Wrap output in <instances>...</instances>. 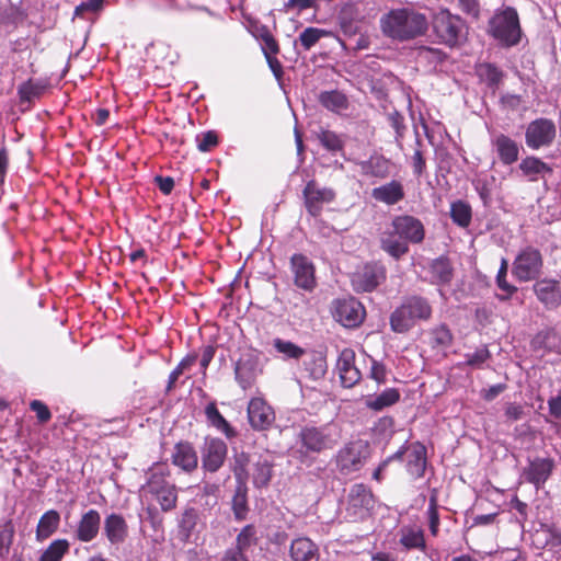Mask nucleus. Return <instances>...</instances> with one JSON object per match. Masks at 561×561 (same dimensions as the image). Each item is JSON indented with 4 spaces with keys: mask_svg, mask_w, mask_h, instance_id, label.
<instances>
[{
    "mask_svg": "<svg viewBox=\"0 0 561 561\" xmlns=\"http://www.w3.org/2000/svg\"><path fill=\"white\" fill-rule=\"evenodd\" d=\"M379 26L383 36L403 43L425 35L428 20L424 13L412 7H401L383 13Z\"/></svg>",
    "mask_w": 561,
    "mask_h": 561,
    "instance_id": "1",
    "label": "nucleus"
},
{
    "mask_svg": "<svg viewBox=\"0 0 561 561\" xmlns=\"http://www.w3.org/2000/svg\"><path fill=\"white\" fill-rule=\"evenodd\" d=\"M424 238L425 228L419 218L412 215H398L382 232L380 247L391 257L399 260L409 252V243H422Z\"/></svg>",
    "mask_w": 561,
    "mask_h": 561,
    "instance_id": "2",
    "label": "nucleus"
},
{
    "mask_svg": "<svg viewBox=\"0 0 561 561\" xmlns=\"http://www.w3.org/2000/svg\"><path fill=\"white\" fill-rule=\"evenodd\" d=\"M146 482L140 491L154 499L162 512H171L178 504V488L170 480L171 470L165 462H154L145 472Z\"/></svg>",
    "mask_w": 561,
    "mask_h": 561,
    "instance_id": "3",
    "label": "nucleus"
},
{
    "mask_svg": "<svg viewBox=\"0 0 561 561\" xmlns=\"http://www.w3.org/2000/svg\"><path fill=\"white\" fill-rule=\"evenodd\" d=\"M432 312V306L425 297L408 296L390 314L389 324L394 333H407L417 321L430 320Z\"/></svg>",
    "mask_w": 561,
    "mask_h": 561,
    "instance_id": "4",
    "label": "nucleus"
},
{
    "mask_svg": "<svg viewBox=\"0 0 561 561\" xmlns=\"http://www.w3.org/2000/svg\"><path fill=\"white\" fill-rule=\"evenodd\" d=\"M340 439L337 426L331 423L304 425L297 435L300 451L305 455H320L332 450Z\"/></svg>",
    "mask_w": 561,
    "mask_h": 561,
    "instance_id": "5",
    "label": "nucleus"
},
{
    "mask_svg": "<svg viewBox=\"0 0 561 561\" xmlns=\"http://www.w3.org/2000/svg\"><path fill=\"white\" fill-rule=\"evenodd\" d=\"M488 32L504 47L518 45L522 38V28L517 11L512 7L496 10L489 21Z\"/></svg>",
    "mask_w": 561,
    "mask_h": 561,
    "instance_id": "6",
    "label": "nucleus"
},
{
    "mask_svg": "<svg viewBox=\"0 0 561 561\" xmlns=\"http://www.w3.org/2000/svg\"><path fill=\"white\" fill-rule=\"evenodd\" d=\"M432 28L438 43L448 47L459 45L466 37V22L448 9H440L433 15Z\"/></svg>",
    "mask_w": 561,
    "mask_h": 561,
    "instance_id": "7",
    "label": "nucleus"
},
{
    "mask_svg": "<svg viewBox=\"0 0 561 561\" xmlns=\"http://www.w3.org/2000/svg\"><path fill=\"white\" fill-rule=\"evenodd\" d=\"M368 448V444L360 439L344 444L333 457L336 471L344 477L359 471L369 457Z\"/></svg>",
    "mask_w": 561,
    "mask_h": 561,
    "instance_id": "8",
    "label": "nucleus"
},
{
    "mask_svg": "<svg viewBox=\"0 0 561 561\" xmlns=\"http://www.w3.org/2000/svg\"><path fill=\"white\" fill-rule=\"evenodd\" d=\"M557 136V127L553 121L545 117L530 122L525 131L526 146L533 150L550 147Z\"/></svg>",
    "mask_w": 561,
    "mask_h": 561,
    "instance_id": "9",
    "label": "nucleus"
},
{
    "mask_svg": "<svg viewBox=\"0 0 561 561\" xmlns=\"http://www.w3.org/2000/svg\"><path fill=\"white\" fill-rule=\"evenodd\" d=\"M541 267L540 252L533 247H527L516 256L513 263V275L518 280H535L538 278Z\"/></svg>",
    "mask_w": 561,
    "mask_h": 561,
    "instance_id": "10",
    "label": "nucleus"
},
{
    "mask_svg": "<svg viewBox=\"0 0 561 561\" xmlns=\"http://www.w3.org/2000/svg\"><path fill=\"white\" fill-rule=\"evenodd\" d=\"M333 318L345 328L359 327L366 316L364 306L355 298L336 299L332 308Z\"/></svg>",
    "mask_w": 561,
    "mask_h": 561,
    "instance_id": "11",
    "label": "nucleus"
},
{
    "mask_svg": "<svg viewBox=\"0 0 561 561\" xmlns=\"http://www.w3.org/2000/svg\"><path fill=\"white\" fill-rule=\"evenodd\" d=\"M201 455L203 470L215 473L224 466L227 459L228 446L219 437L206 436L201 448Z\"/></svg>",
    "mask_w": 561,
    "mask_h": 561,
    "instance_id": "12",
    "label": "nucleus"
},
{
    "mask_svg": "<svg viewBox=\"0 0 561 561\" xmlns=\"http://www.w3.org/2000/svg\"><path fill=\"white\" fill-rule=\"evenodd\" d=\"M260 373L259 355L252 350L243 352L234 365V376L239 386L243 390L252 388Z\"/></svg>",
    "mask_w": 561,
    "mask_h": 561,
    "instance_id": "13",
    "label": "nucleus"
},
{
    "mask_svg": "<svg viewBox=\"0 0 561 561\" xmlns=\"http://www.w3.org/2000/svg\"><path fill=\"white\" fill-rule=\"evenodd\" d=\"M248 419L255 431H267L275 422L273 408L262 398H252L248 404Z\"/></svg>",
    "mask_w": 561,
    "mask_h": 561,
    "instance_id": "14",
    "label": "nucleus"
},
{
    "mask_svg": "<svg viewBox=\"0 0 561 561\" xmlns=\"http://www.w3.org/2000/svg\"><path fill=\"white\" fill-rule=\"evenodd\" d=\"M356 354L354 350L343 348L337 357L336 369L343 387L353 388L362 379V373L355 365Z\"/></svg>",
    "mask_w": 561,
    "mask_h": 561,
    "instance_id": "15",
    "label": "nucleus"
},
{
    "mask_svg": "<svg viewBox=\"0 0 561 561\" xmlns=\"http://www.w3.org/2000/svg\"><path fill=\"white\" fill-rule=\"evenodd\" d=\"M302 194L306 207L312 216H318L321 213L322 205L331 203L335 197L333 190L320 187L313 180L306 184Z\"/></svg>",
    "mask_w": 561,
    "mask_h": 561,
    "instance_id": "16",
    "label": "nucleus"
},
{
    "mask_svg": "<svg viewBox=\"0 0 561 561\" xmlns=\"http://www.w3.org/2000/svg\"><path fill=\"white\" fill-rule=\"evenodd\" d=\"M171 461L185 473L194 472L198 467V456L194 445L188 440L178 442L173 447Z\"/></svg>",
    "mask_w": 561,
    "mask_h": 561,
    "instance_id": "17",
    "label": "nucleus"
},
{
    "mask_svg": "<svg viewBox=\"0 0 561 561\" xmlns=\"http://www.w3.org/2000/svg\"><path fill=\"white\" fill-rule=\"evenodd\" d=\"M103 534L112 546L125 542L129 528L125 517L118 513H111L104 518Z\"/></svg>",
    "mask_w": 561,
    "mask_h": 561,
    "instance_id": "18",
    "label": "nucleus"
},
{
    "mask_svg": "<svg viewBox=\"0 0 561 561\" xmlns=\"http://www.w3.org/2000/svg\"><path fill=\"white\" fill-rule=\"evenodd\" d=\"M554 462L550 458H535L524 469V477L527 482L534 484L537 489L542 486L552 473Z\"/></svg>",
    "mask_w": 561,
    "mask_h": 561,
    "instance_id": "19",
    "label": "nucleus"
},
{
    "mask_svg": "<svg viewBox=\"0 0 561 561\" xmlns=\"http://www.w3.org/2000/svg\"><path fill=\"white\" fill-rule=\"evenodd\" d=\"M100 526L101 515L96 510L91 508L81 515L75 536L81 542H90L98 537Z\"/></svg>",
    "mask_w": 561,
    "mask_h": 561,
    "instance_id": "20",
    "label": "nucleus"
},
{
    "mask_svg": "<svg viewBox=\"0 0 561 561\" xmlns=\"http://www.w3.org/2000/svg\"><path fill=\"white\" fill-rule=\"evenodd\" d=\"M491 145L503 164L511 165L518 160L519 146L510 136L504 134L494 135Z\"/></svg>",
    "mask_w": 561,
    "mask_h": 561,
    "instance_id": "21",
    "label": "nucleus"
},
{
    "mask_svg": "<svg viewBox=\"0 0 561 561\" xmlns=\"http://www.w3.org/2000/svg\"><path fill=\"white\" fill-rule=\"evenodd\" d=\"M291 561H319L320 553L318 546L308 537L294 539L289 547Z\"/></svg>",
    "mask_w": 561,
    "mask_h": 561,
    "instance_id": "22",
    "label": "nucleus"
},
{
    "mask_svg": "<svg viewBox=\"0 0 561 561\" xmlns=\"http://www.w3.org/2000/svg\"><path fill=\"white\" fill-rule=\"evenodd\" d=\"M479 80L494 94L502 85L506 73L493 62H481L476 66Z\"/></svg>",
    "mask_w": 561,
    "mask_h": 561,
    "instance_id": "23",
    "label": "nucleus"
},
{
    "mask_svg": "<svg viewBox=\"0 0 561 561\" xmlns=\"http://www.w3.org/2000/svg\"><path fill=\"white\" fill-rule=\"evenodd\" d=\"M371 197L386 205H396L404 198V187L401 182L392 180L386 184L374 187Z\"/></svg>",
    "mask_w": 561,
    "mask_h": 561,
    "instance_id": "24",
    "label": "nucleus"
},
{
    "mask_svg": "<svg viewBox=\"0 0 561 561\" xmlns=\"http://www.w3.org/2000/svg\"><path fill=\"white\" fill-rule=\"evenodd\" d=\"M274 463L263 455H260L255 461L252 462L250 476L252 477L253 485L257 489L265 488L270 484L273 477Z\"/></svg>",
    "mask_w": 561,
    "mask_h": 561,
    "instance_id": "25",
    "label": "nucleus"
},
{
    "mask_svg": "<svg viewBox=\"0 0 561 561\" xmlns=\"http://www.w3.org/2000/svg\"><path fill=\"white\" fill-rule=\"evenodd\" d=\"M427 465L426 448L423 444L416 443L412 446L409 454L407 470L415 479H420L425 474Z\"/></svg>",
    "mask_w": 561,
    "mask_h": 561,
    "instance_id": "26",
    "label": "nucleus"
},
{
    "mask_svg": "<svg viewBox=\"0 0 561 561\" xmlns=\"http://www.w3.org/2000/svg\"><path fill=\"white\" fill-rule=\"evenodd\" d=\"M360 173L366 176L385 179L390 173V161L382 156H371L359 162Z\"/></svg>",
    "mask_w": 561,
    "mask_h": 561,
    "instance_id": "27",
    "label": "nucleus"
},
{
    "mask_svg": "<svg viewBox=\"0 0 561 561\" xmlns=\"http://www.w3.org/2000/svg\"><path fill=\"white\" fill-rule=\"evenodd\" d=\"M520 172L524 176L528 179L530 182H537L541 175L545 173H551L552 169L541 159L529 156L524 158L519 165Z\"/></svg>",
    "mask_w": 561,
    "mask_h": 561,
    "instance_id": "28",
    "label": "nucleus"
},
{
    "mask_svg": "<svg viewBox=\"0 0 561 561\" xmlns=\"http://www.w3.org/2000/svg\"><path fill=\"white\" fill-rule=\"evenodd\" d=\"M205 415L207 422L225 434L228 439L237 436V431L229 424V422L219 412L216 402H209L205 408Z\"/></svg>",
    "mask_w": 561,
    "mask_h": 561,
    "instance_id": "29",
    "label": "nucleus"
},
{
    "mask_svg": "<svg viewBox=\"0 0 561 561\" xmlns=\"http://www.w3.org/2000/svg\"><path fill=\"white\" fill-rule=\"evenodd\" d=\"M60 524V514L56 510L45 512L36 527V539L38 541L46 540L55 534Z\"/></svg>",
    "mask_w": 561,
    "mask_h": 561,
    "instance_id": "30",
    "label": "nucleus"
},
{
    "mask_svg": "<svg viewBox=\"0 0 561 561\" xmlns=\"http://www.w3.org/2000/svg\"><path fill=\"white\" fill-rule=\"evenodd\" d=\"M535 291L539 300L549 309L561 304V290L558 283H535Z\"/></svg>",
    "mask_w": 561,
    "mask_h": 561,
    "instance_id": "31",
    "label": "nucleus"
},
{
    "mask_svg": "<svg viewBox=\"0 0 561 561\" xmlns=\"http://www.w3.org/2000/svg\"><path fill=\"white\" fill-rule=\"evenodd\" d=\"M348 504L354 508L369 510L374 505V494L366 484H354L348 493Z\"/></svg>",
    "mask_w": 561,
    "mask_h": 561,
    "instance_id": "32",
    "label": "nucleus"
},
{
    "mask_svg": "<svg viewBox=\"0 0 561 561\" xmlns=\"http://www.w3.org/2000/svg\"><path fill=\"white\" fill-rule=\"evenodd\" d=\"M534 541L540 548L559 547L561 546V531L554 526L541 524L534 534Z\"/></svg>",
    "mask_w": 561,
    "mask_h": 561,
    "instance_id": "33",
    "label": "nucleus"
},
{
    "mask_svg": "<svg viewBox=\"0 0 561 561\" xmlns=\"http://www.w3.org/2000/svg\"><path fill=\"white\" fill-rule=\"evenodd\" d=\"M331 32L318 28V27H307L305 28L297 41L294 43V48L297 53H299V46L304 50H310L321 38L330 36Z\"/></svg>",
    "mask_w": 561,
    "mask_h": 561,
    "instance_id": "34",
    "label": "nucleus"
},
{
    "mask_svg": "<svg viewBox=\"0 0 561 561\" xmlns=\"http://www.w3.org/2000/svg\"><path fill=\"white\" fill-rule=\"evenodd\" d=\"M400 543L407 549H419L425 551L426 541L424 531L421 528L403 527L401 529Z\"/></svg>",
    "mask_w": 561,
    "mask_h": 561,
    "instance_id": "35",
    "label": "nucleus"
},
{
    "mask_svg": "<svg viewBox=\"0 0 561 561\" xmlns=\"http://www.w3.org/2000/svg\"><path fill=\"white\" fill-rule=\"evenodd\" d=\"M290 264L295 280H314V266L306 255L294 254Z\"/></svg>",
    "mask_w": 561,
    "mask_h": 561,
    "instance_id": "36",
    "label": "nucleus"
},
{
    "mask_svg": "<svg viewBox=\"0 0 561 561\" xmlns=\"http://www.w3.org/2000/svg\"><path fill=\"white\" fill-rule=\"evenodd\" d=\"M259 542L257 527L254 524H247L238 533L233 547L247 553L251 548L257 546Z\"/></svg>",
    "mask_w": 561,
    "mask_h": 561,
    "instance_id": "37",
    "label": "nucleus"
},
{
    "mask_svg": "<svg viewBox=\"0 0 561 561\" xmlns=\"http://www.w3.org/2000/svg\"><path fill=\"white\" fill-rule=\"evenodd\" d=\"M304 367L309 377L317 380L324 377L327 373V359L321 353L312 351L304 360Z\"/></svg>",
    "mask_w": 561,
    "mask_h": 561,
    "instance_id": "38",
    "label": "nucleus"
},
{
    "mask_svg": "<svg viewBox=\"0 0 561 561\" xmlns=\"http://www.w3.org/2000/svg\"><path fill=\"white\" fill-rule=\"evenodd\" d=\"M319 102L322 106L332 112H341L346 110L348 106L346 95L337 90L321 92L319 95Z\"/></svg>",
    "mask_w": 561,
    "mask_h": 561,
    "instance_id": "39",
    "label": "nucleus"
},
{
    "mask_svg": "<svg viewBox=\"0 0 561 561\" xmlns=\"http://www.w3.org/2000/svg\"><path fill=\"white\" fill-rule=\"evenodd\" d=\"M247 484L238 483L234 495L232 497V512L236 520L242 522L247 519L249 513Z\"/></svg>",
    "mask_w": 561,
    "mask_h": 561,
    "instance_id": "40",
    "label": "nucleus"
},
{
    "mask_svg": "<svg viewBox=\"0 0 561 561\" xmlns=\"http://www.w3.org/2000/svg\"><path fill=\"white\" fill-rule=\"evenodd\" d=\"M400 400V392L396 388H387L374 399L366 401L367 408L374 411H381L385 408L396 404Z\"/></svg>",
    "mask_w": 561,
    "mask_h": 561,
    "instance_id": "41",
    "label": "nucleus"
},
{
    "mask_svg": "<svg viewBox=\"0 0 561 561\" xmlns=\"http://www.w3.org/2000/svg\"><path fill=\"white\" fill-rule=\"evenodd\" d=\"M69 547L67 539H56L50 542L38 561H61L64 556L69 551Z\"/></svg>",
    "mask_w": 561,
    "mask_h": 561,
    "instance_id": "42",
    "label": "nucleus"
},
{
    "mask_svg": "<svg viewBox=\"0 0 561 561\" xmlns=\"http://www.w3.org/2000/svg\"><path fill=\"white\" fill-rule=\"evenodd\" d=\"M494 182V176H478L472 181V185L484 206L492 202Z\"/></svg>",
    "mask_w": 561,
    "mask_h": 561,
    "instance_id": "43",
    "label": "nucleus"
},
{
    "mask_svg": "<svg viewBox=\"0 0 561 561\" xmlns=\"http://www.w3.org/2000/svg\"><path fill=\"white\" fill-rule=\"evenodd\" d=\"M431 534L436 537L439 530V513H438V491L433 489L428 499V507L426 512Z\"/></svg>",
    "mask_w": 561,
    "mask_h": 561,
    "instance_id": "44",
    "label": "nucleus"
},
{
    "mask_svg": "<svg viewBox=\"0 0 561 561\" xmlns=\"http://www.w3.org/2000/svg\"><path fill=\"white\" fill-rule=\"evenodd\" d=\"M450 217L456 225L466 228L471 221V208L467 203L457 201L450 206Z\"/></svg>",
    "mask_w": 561,
    "mask_h": 561,
    "instance_id": "45",
    "label": "nucleus"
},
{
    "mask_svg": "<svg viewBox=\"0 0 561 561\" xmlns=\"http://www.w3.org/2000/svg\"><path fill=\"white\" fill-rule=\"evenodd\" d=\"M273 345H274L275 350L278 353L283 354L286 358L299 359L304 355H306L305 348L300 347L299 345H297L290 341H285V340L277 337L273 341Z\"/></svg>",
    "mask_w": 561,
    "mask_h": 561,
    "instance_id": "46",
    "label": "nucleus"
},
{
    "mask_svg": "<svg viewBox=\"0 0 561 561\" xmlns=\"http://www.w3.org/2000/svg\"><path fill=\"white\" fill-rule=\"evenodd\" d=\"M491 352L486 345L477 348L473 353L466 354L465 365L473 369H483L486 362L491 358Z\"/></svg>",
    "mask_w": 561,
    "mask_h": 561,
    "instance_id": "47",
    "label": "nucleus"
},
{
    "mask_svg": "<svg viewBox=\"0 0 561 561\" xmlns=\"http://www.w3.org/2000/svg\"><path fill=\"white\" fill-rule=\"evenodd\" d=\"M320 144L329 151L336 152L343 149L341 137L334 131L322 129L318 133Z\"/></svg>",
    "mask_w": 561,
    "mask_h": 561,
    "instance_id": "48",
    "label": "nucleus"
},
{
    "mask_svg": "<svg viewBox=\"0 0 561 561\" xmlns=\"http://www.w3.org/2000/svg\"><path fill=\"white\" fill-rule=\"evenodd\" d=\"M250 463L249 455L245 453H241L236 457L233 474L238 483L247 484V481L250 477V471L248 470V465Z\"/></svg>",
    "mask_w": 561,
    "mask_h": 561,
    "instance_id": "49",
    "label": "nucleus"
},
{
    "mask_svg": "<svg viewBox=\"0 0 561 561\" xmlns=\"http://www.w3.org/2000/svg\"><path fill=\"white\" fill-rule=\"evenodd\" d=\"M432 273L435 277H438L439 280H450L453 277V266L448 257L440 256L433 261Z\"/></svg>",
    "mask_w": 561,
    "mask_h": 561,
    "instance_id": "50",
    "label": "nucleus"
},
{
    "mask_svg": "<svg viewBox=\"0 0 561 561\" xmlns=\"http://www.w3.org/2000/svg\"><path fill=\"white\" fill-rule=\"evenodd\" d=\"M556 340V331L553 329H545L534 336L531 345L535 350L547 348L548 351H551L554 346Z\"/></svg>",
    "mask_w": 561,
    "mask_h": 561,
    "instance_id": "51",
    "label": "nucleus"
},
{
    "mask_svg": "<svg viewBox=\"0 0 561 561\" xmlns=\"http://www.w3.org/2000/svg\"><path fill=\"white\" fill-rule=\"evenodd\" d=\"M14 538V525L11 519L0 525V556L7 554Z\"/></svg>",
    "mask_w": 561,
    "mask_h": 561,
    "instance_id": "52",
    "label": "nucleus"
},
{
    "mask_svg": "<svg viewBox=\"0 0 561 561\" xmlns=\"http://www.w3.org/2000/svg\"><path fill=\"white\" fill-rule=\"evenodd\" d=\"M196 141L198 150L202 152H207L217 146L218 136L215 131L209 130L197 135Z\"/></svg>",
    "mask_w": 561,
    "mask_h": 561,
    "instance_id": "53",
    "label": "nucleus"
},
{
    "mask_svg": "<svg viewBox=\"0 0 561 561\" xmlns=\"http://www.w3.org/2000/svg\"><path fill=\"white\" fill-rule=\"evenodd\" d=\"M259 37L263 42L262 49H263L264 54H265V51H268V53H272V54H277L278 53V50H279L278 44H277L276 39L274 38V36L272 35V33L270 32V30L266 26L260 27V30H259Z\"/></svg>",
    "mask_w": 561,
    "mask_h": 561,
    "instance_id": "54",
    "label": "nucleus"
},
{
    "mask_svg": "<svg viewBox=\"0 0 561 561\" xmlns=\"http://www.w3.org/2000/svg\"><path fill=\"white\" fill-rule=\"evenodd\" d=\"M30 409L36 413V417L41 424H46L51 419V413L48 407L41 400H32Z\"/></svg>",
    "mask_w": 561,
    "mask_h": 561,
    "instance_id": "55",
    "label": "nucleus"
},
{
    "mask_svg": "<svg viewBox=\"0 0 561 561\" xmlns=\"http://www.w3.org/2000/svg\"><path fill=\"white\" fill-rule=\"evenodd\" d=\"M388 122L396 131V140L400 141L405 131L404 117L397 111L388 114Z\"/></svg>",
    "mask_w": 561,
    "mask_h": 561,
    "instance_id": "56",
    "label": "nucleus"
},
{
    "mask_svg": "<svg viewBox=\"0 0 561 561\" xmlns=\"http://www.w3.org/2000/svg\"><path fill=\"white\" fill-rule=\"evenodd\" d=\"M197 522V514L194 508H186L180 520V528L187 535L195 528Z\"/></svg>",
    "mask_w": 561,
    "mask_h": 561,
    "instance_id": "57",
    "label": "nucleus"
},
{
    "mask_svg": "<svg viewBox=\"0 0 561 561\" xmlns=\"http://www.w3.org/2000/svg\"><path fill=\"white\" fill-rule=\"evenodd\" d=\"M434 341L439 346H449L453 343V334L450 330L445 325H439L433 330Z\"/></svg>",
    "mask_w": 561,
    "mask_h": 561,
    "instance_id": "58",
    "label": "nucleus"
},
{
    "mask_svg": "<svg viewBox=\"0 0 561 561\" xmlns=\"http://www.w3.org/2000/svg\"><path fill=\"white\" fill-rule=\"evenodd\" d=\"M369 377L375 380L378 385H382L387 381V368L386 366L377 362L375 359H371V367L369 371Z\"/></svg>",
    "mask_w": 561,
    "mask_h": 561,
    "instance_id": "59",
    "label": "nucleus"
},
{
    "mask_svg": "<svg viewBox=\"0 0 561 561\" xmlns=\"http://www.w3.org/2000/svg\"><path fill=\"white\" fill-rule=\"evenodd\" d=\"M524 408L522 404L516 402L506 403L504 415L507 422H516L524 417Z\"/></svg>",
    "mask_w": 561,
    "mask_h": 561,
    "instance_id": "60",
    "label": "nucleus"
},
{
    "mask_svg": "<svg viewBox=\"0 0 561 561\" xmlns=\"http://www.w3.org/2000/svg\"><path fill=\"white\" fill-rule=\"evenodd\" d=\"M386 277L385 268L377 264L366 265L364 268V280H380Z\"/></svg>",
    "mask_w": 561,
    "mask_h": 561,
    "instance_id": "61",
    "label": "nucleus"
},
{
    "mask_svg": "<svg viewBox=\"0 0 561 561\" xmlns=\"http://www.w3.org/2000/svg\"><path fill=\"white\" fill-rule=\"evenodd\" d=\"M220 561H250L248 554L236 547L226 549Z\"/></svg>",
    "mask_w": 561,
    "mask_h": 561,
    "instance_id": "62",
    "label": "nucleus"
},
{
    "mask_svg": "<svg viewBox=\"0 0 561 561\" xmlns=\"http://www.w3.org/2000/svg\"><path fill=\"white\" fill-rule=\"evenodd\" d=\"M503 107L508 110H517L522 103V96L514 93H504L500 98Z\"/></svg>",
    "mask_w": 561,
    "mask_h": 561,
    "instance_id": "63",
    "label": "nucleus"
},
{
    "mask_svg": "<svg viewBox=\"0 0 561 561\" xmlns=\"http://www.w3.org/2000/svg\"><path fill=\"white\" fill-rule=\"evenodd\" d=\"M548 408H549V413L553 417L561 420V394L551 397L548 400Z\"/></svg>",
    "mask_w": 561,
    "mask_h": 561,
    "instance_id": "64",
    "label": "nucleus"
}]
</instances>
